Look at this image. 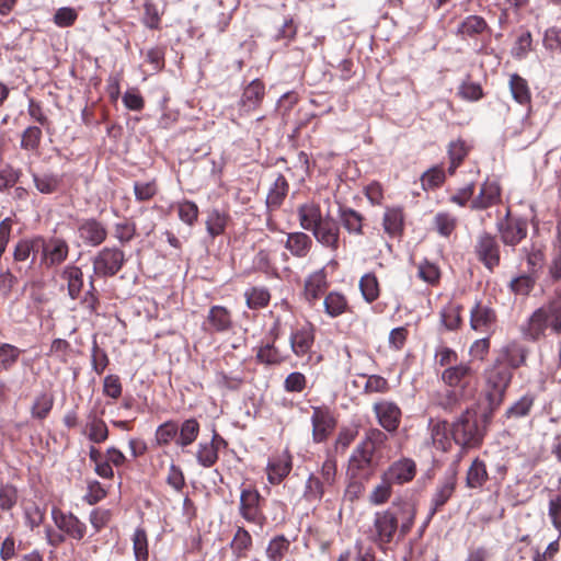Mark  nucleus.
Instances as JSON below:
<instances>
[{
	"mask_svg": "<svg viewBox=\"0 0 561 561\" xmlns=\"http://www.w3.org/2000/svg\"><path fill=\"white\" fill-rule=\"evenodd\" d=\"M547 328L553 333H561V293L548 302L536 309L523 325V334L530 341H537L545 335Z\"/></svg>",
	"mask_w": 561,
	"mask_h": 561,
	"instance_id": "f257e3e1",
	"label": "nucleus"
},
{
	"mask_svg": "<svg viewBox=\"0 0 561 561\" xmlns=\"http://www.w3.org/2000/svg\"><path fill=\"white\" fill-rule=\"evenodd\" d=\"M336 481L337 461L334 455L328 454L321 467L306 480L302 500L309 504L320 503L324 493L332 490Z\"/></svg>",
	"mask_w": 561,
	"mask_h": 561,
	"instance_id": "f03ea898",
	"label": "nucleus"
},
{
	"mask_svg": "<svg viewBox=\"0 0 561 561\" xmlns=\"http://www.w3.org/2000/svg\"><path fill=\"white\" fill-rule=\"evenodd\" d=\"M512 377L511 369L501 365L500 359L484 370L483 397L490 412L495 411L502 404Z\"/></svg>",
	"mask_w": 561,
	"mask_h": 561,
	"instance_id": "7ed1b4c3",
	"label": "nucleus"
},
{
	"mask_svg": "<svg viewBox=\"0 0 561 561\" xmlns=\"http://www.w3.org/2000/svg\"><path fill=\"white\" fill-rule=\"evenodd\" d=\"M483 436L484 427L479 425L474 411H463L451 424V437L461 447H477Z\"/></svg>",
	"mask_w": 561,
	"mask_h": 561,
	"instance_id": "20e7f679",
	"label": "nucleus"
},
{
	"mask_svg": "<svg viewBox=\"0 0 561 561\" xmlns=\"http://www.w3.org/2000/svg\"><path fill=\"white\" fill-rule=\"evenodd\" d=\"M382 434L377 431L367 436L352 453L348 460V472L352 477L363 476L368 478L373 472V455L376 446L374 436Z\"/></svg>",
	"mask_w": 561,
	"mask_h": 561,
	"instance_id": "39448f33",
	"label": "nucleus"
},
{
	"mask_svg": "<svg viewBox=\"0 0 561 561\" xmlns=\"http://www.w3.org/2000/svg\"><path fill=\"white\" fill-rule=\"evenodd\" d=\"M473 252L483 266L493 272L501 263V249L495 236L490 232H480L474 242Z\"/></svg>",
	"mask_w": 561,
	"mask_h": 561,
	"instance_id": "423d86ee",
	"label": "nucleus"
},
{
	"mask_svg": "<svg viewBox=\"0 0 561 561\" xmlns=\"http://www.w3.org/2000/svg\"><path fill=\"white\" fill-rule=\"evenodd\" d=\"M496 230L503 244L514 249L527 237V221L520 218H511L507 211L505 218L496 224Z\"/></svg>",
	"mask_w": 561,
	"mask_h": 561,
	"instance_id": "0eeeda50",
	"label": "nucleus"
},
{
	"mask_svg": "<svg viewBox=\"0 0 561 561\" xmlns=\"http://www.w3.org/2000/svg\"><path fill=\"white\" fill-rule=\"evenodd\" d=\"M125 255L118 248H104L93 259L96 275L107 277L115 275L123 266Z\"/></svg>",
	"mask_w": 561,
	"mask_h": 561,
	"instance_id": "6e6552de",
	"label": "nucleus"
},
{
	"mask_svg": "<svg viewBox=\"0 0 561 561\" xmlns=\"http://www.w3.org/2000/svg\"><path fill=\"white\" fill-rule=\"evenodd\" d=\"M316 241L332 252L340 247V226L330 211L324 214V219L311 231Z\"/></svg>",
	"mask_w": 561,
	"mask_h": 561,
	"instance_id": "1a4fd4ad",
	"label": "nucleus"
},
{
	"mask_svg": "<svg viewBox=\"0 0 561 561\" xmlns=\"http://www.w3.org/2000/svg\"><path fill=\"white\" fill-rule=\"evenodd\" d=\"M51 518L56 527L68 538L80 541L85 536L87 526L72 513L51 510Z\"/></svg>",
	"mask_w": 561,
	"mask_h": 561,
	"instance_id": "9d476101",
	"label": "nucleus"
},
{
	"mask_svg": "<svg viewBox=\"0 0 561 561\" xmlns=\"http://www.w3.org/2000/svg\"><path fill=\"white\" fill-rule=\"evenodd\" d=\"M261 495L256 489L244 488L240 493V514L248 522L262 526L264 516L260 507Z\"/></svg>",
	"mask_w": 561,
	"mask_h": 561,
	"instance_id": "9b49d317",
	"label": "nucleus"
},
{
	"mask_svg": "<svg viewBox=\"0 0 561 561\" xmlns=\"http://www.w3.org/2000/svg\"><path fill=\"white\" fill-rule=\"evenodd\" d=\"M496 321L495 310L481 301H477L470 311V328L476 332L492 333Z\"/></svg>",
	"mask_w": 561,
	"mask_h": 561,
	"instance_id": "f8f14e48",
	"label": "nucleus"
},
{
	"mask_svg": "<svg viewBox=\"0 0 561 561\" xmlns=\"http://www.w3.org/2000/svg\"><path fill=\"white\" fill-rule=\"evenodd\" d=\"M398 528V516L391 510L377 512L374 519V539L379 543L392 540Z\"/></svg>",
	"mask_w": 561,
	"mask_h": 561,
	"instance_id": "ddd939ff",
	"label": "nucleus"
},
{
	"mask_svg": "<svg viewBox=\"0 0 561 561\" xmlns=\"http://www.w3.org/2000/svg\"><path fill=\"white\" fill-rule=\"evenodd\" d=\"M43 263L50 267L66 261L69 254V245L59 237H51L43 242Z\"/></svg>",
	"mask_w": 561,
	"mask_h": 561,
	"instance_id": "4468645a",
	"label": "nucleus"
},
{
	"mask_svg": "<svg viewBox=\"0 0 561 561\" xmlns=\"http://www.w3.org/2000/svg\"><path fill=\"white\" fill-rule=\"evenodd\" d=\"M415 473V462L410 458H401L392 462L382 474L391 484H404L412 481Z\"/></svg>",
	"mask_w": 561,
	"mask_h": 561,
	"instance_id": "2eb2a0df",
	"label": "nucleus"
},
{
	"mask_svg": "<svg viewBox=\"0 0 561 561\" xmlns=\"http://www.w3.org/2000/svg\"><path fill=\"white\" fill-rule=\"evenodd\" d=\"M312 437L317 443H321L334 428L335 422L328 408L314 407L311 415Z\"/></svg>",
	"mask_w": 561,
	"mask_h": 561,
	"instance_id": "dca6fc26",
	"label": "nucleus"
},
{
	"mask_svg": "<svg viewBox=\"0 0 561 561\" xmlns=\"http://www.w3.org/2000/svg\"><path fill=\"white\" fill-rule=\"evenodd\" d=\"M457 484V472L451 469L446 472L442 481H439L433 497L432 507L430 508V517H432L439 507L445 505L455 492Z\"/></svg>",
	"mask_w": 561,
	"mask_h": 561,
	"instance_id": "f3484780",
	"label": "nucleus"
},
{
	"mask_svg": "<svg viewBox=\"0 0 561 561\" xmlns=\"http://www.w3.org/2000/svg\"><path fill=\"white\" fill-rule=\"evenodd\" d=\"M289 343L293 353L302 357L308 355L314 343V330L309 323L295 329L289 336Z\"/></svg>",
	"mask_w": 561,
	"mask_h": 561,
	"instance_id": "a211bd4d",
	"label": "nucleus"
},
{
	"mask_svg": "<svg viewBox=\"0 0 561 561\" xmlns=\"http://www.w3.org/2000/svg\"><path fill=\"white\" fill-rule=\"evenodd\" d=\"M374 411L381 427L388 432L398 428L401 419L400 408L391 401H379L374 404Z\"/></svg>",
	"mask_w": 561,
	"mask_h": 561,
	"instance_id": "6ab92c4d",
	"label": "nucleus"
},
{
	"mask_svg": "<svg viewBox=\"0 0 561 561\" xmlns=\"http://www.w3.org/2000/svg\"><path fill=\"white\" fill-rule=\"evenodd\" d=\"M474 375V369L470 362H461L457 365L445 368L440 374L442 381L450 388H465L468 379Z\"/></svg>",
	"mask_w": 561,
	"mask_h": 561,
	"instance_id": "aec40b11",
	"label": "nucleus"
},
{
	"mask_svg": "<svg viewBox=\"0 0 561 561\" xmlns=\"http://www.w3.org/2000/svg\"><path fill=\"white\" fill-rule=\"evenodd\" d=\"M327 288L328 277L325 268L322 267L309 274L305 279L304 298L309 305H314Z\"/></svg>",
	"mask_w": 561,
	"mask_h": 561,
	"instance_id": "412c9836",
	"label": "nucleus"
},
{
	"mask_svg": "<svg viewBox=\"0 0 561 561\" xmlns=\"http://www.w3.org/2000/svg\"><path fill=\"white\" fill-rule=\"evenodd\" d=\"M293 462L288 453L273 456L268 459L266 471L267 480L272 484L280 483L291 471Z\"/></svg>",
	"mask_w": 561,
	"mask_h": 561,
	"instance_id": "4be33fe9",
	"label": "nucleus"
},
{
	"mask_svg": "<svg viewBox=\"0 0 561 561\" xmlns=\"http://www.w3.org/2000/svg\"><path fill=\"white\" fill-rule=\"evenodd\" d=\"M80 239L88 245L98 247L105 241L107 230L96 219L83 220L78 227Z\"/></svg>",
	"mask_w": 561,
	"mask_h": 561,
	"instance_id": "5701e85b",
	"label": "nucleus"
},
{
	"mask_svg": "<svg viewBox=\"0 0 561 561\" xmlns=\"http://www.w3.org/2000/svg\"><path fill=\"white\" fill-rule=\"evenodd\" d=\"M501 199V187L496 181L486 180L481 185L480 192L471 202V208L477 210L486 209Z\"/></svg>",
	"mask_w": 561,
	"mask_h": 561,
	"instance_id": "b1692460",
	"label": "nucleus"
},
{
	"mask_svg": "<svg viewBox=\"0 0 561 561\" xmlns=\"http://www.w3.org/2000/svg\"><path fill=\"white\" fill-rule=\"evenodd\" d=\"M264 93L265 88L260 80L255 79L251 81L243 90L239 101L240 112L248 114L257 108L263 100Z\"/></svg>",
	"mask_w": 561,
	"mask_h": 561,
	"instance_id": "393cba45",
	"label": "nucleus"
},
{
	"mask_svg": "<svg viewBox=\"0 0 561 561\" xmlns=\"http://www.w3.org/2000/svg\"><path fill=\"white\" fill-rule=\"evenodd\" d=\"M297 215L300 227L310 232L324 219L320 205L313 201L299 205Z\"/></svg>",
	"mask_w": 561,
	"mask_h": 561,
	"instance_id": "a878e982",
	"label": "nucleus"
},
{
	"mask_svg": "<svg viewBox=\"0 0 561 561\" xmlns=\"http://www.w3.org/2000/svg\"><path fill=\"white\" fill-rule=\"evenodd\" d=\"M501 360V365L506 364L511 370L518 368L526 360L525 347L516 341H511L503 345L500 350V356L496 358Z\"/></svg>",
	"mask_w": 561,
	"mask_h": 561,
	"instance_id": "bb28decb",
	"label": "nucleus"
},
{
	"mask_svg": "<svg viewBox=\"0 0 561 561\" xmlns=\"http://www.w3.org/2000/svg\"><path fill=\"white\" fill-rule=\"evenodd\" d=\"M430 432L433 445L442 450L447 451L451 447V427L448 426L446 421L431 420Z\"/></svg>",
	"mask_w": 561,
	"mask_h": 561,
	"instance_id": "cd10ccee",
	"label": "nucleus"
},
{
	"mask_svg": "<svg viewBox=\"0 0 561 561\" xmlns=\"http://www.w3.org/2000/svg\"><path fill=\"white\" fill-rule=\"evenodd\" d=\"M311 247L312 240L307 233L302 231L287 233L285 248L293 256L298 259L306 257L309 254Z\"/></svg>",
	"mask_w": 561,
	"mask_h": 561,
	"instance_id": "c85d7f7f",
	"label": "nucleus"
},
{
	"mask_svg": "<svg viewBox=\"0 0 561 561\" xmlns=\"http://www.w3.org/2000/svg\"><path fill=\"white\" fill-rule=\"evenodd\" d=\"M208 330L213 332H225L231 329L232 320L230 311L224 306H213L207 316Z\"/></svg>",
	"mask_w": 561,
	"mask_h": 561,
	"instance_id": "c756f323",
	"label": "nucleus"
},
{
	"mask_svg": "<svg viewBox=\"0 0 561 561\" xmlns=\"http://www.w3.org/2000/svg\"><path fill=\"white\" fill-rule=\"evenodd\" d=\"M61 279L66 282L68 295L71 299H77L83 288V273L80 267L69 264L61 272Z\"/></svg>",
	"mask_w": 561,
	"mask_h": 561,
	"instance_id": "7c9ffc66",
	"label": "nucleus"
},
{
	"mask_svg": "<svg viewBox=\"0 0 561 561\" xmlns=\"http://www.w3.org/2000/svg\"><path fill=\"white\" fill-rule=\"evenodd\" d=\"M489 480L485 462L474 458L466 473V486L469 489H482Z\"/></svg>",
	"mask_w": 561,
	"mask_h": 561,
	"instance_id": "2f4dec72",
	"label": "nucleus"
},
{
	"mask_svg": "<svg viewBox=\"0 0 561 561\" xmlns=\"http://www.w3.org/2000/svg\"><path fill=\"white\" fill-rule=\"evenodd\" d=\"M508 87L513 100L520 105H528L531 102V92L526 79L517 73L510 75Z\"/></svg>",
	"mask_w": 561,
	"mask_h": 561,
	"instance_id": "473e14b6",
	"label": "nucleus"
},
{
	"mask_svg": "<svg viewBox=\"0 0 561 561\" xmlns=\"http://www.w3.org/2000/svg\"><path fill=\"white\" fill-rule=\"evenodd\" d=\"M83 434L90 442L101 444L108 437V428L106 423L95 414H90L84 426Z\"/></svg>",
	"mask_w": 561,
	"mask_h": 561,
	"instance_id": "72a5a7b5",
	"label": "nucleus"
},
{
	"mask_svg": "<svg viewBox=\"0 0 561 561\" xmlns=\"http://www.w3.org/2000/svg\"><path fill=\"white\" fill-rule=\"evenodd\" d=\"M488 30L486 21L480 15H468L459 24L456 34L461 37H473Z\"/></svg>",
	"mask_w": 561,
	"mask_h": 561,
	"instance_id": "f704fd0d",
	"label": "nucleus"
},
{
	"mask_svg": "<svg viewBox=\"0 0 561 561\" xmlns=\"http://www.w3.org/2000/svg\"><path fill=\"white\" fill-rule=\"evenodd\" d=\"M323 307L329 317L336 318L346 312L348 302L342 293L330 291L323 300Z\"/></svg>",
	"mask_w": 561,
	"mask_h": 561,
	"instance_id": "c9c22d12",
	"label": "nucleus"
},
{
	"mask_svg": "<svg viewBox=\"0 0 561 561\" xmlns=\"http://www.w3.org/2000/svg\"><path fill=\"white\" fill-rule=\"evenodd\" d=\"M218 438L217 434L214 435L213 440L209 443H199L196 459L197 462L205 468L211 467L218 459Z\"/></svg>",
	"mask_w": 561,
	"mask_h": 561,
	"instance_id": "e433bc0d",
	"label": "nucleus"
},
{
	"mask_svg": "<svg viewBox=\"0 0 561 561\" xmlns=\"http://www.w3.org/2000/svg\"><path fill=\"white\" fill-rule=\"evenodd\" d=\"M32 179L36 190L46 195L56 193L61 184V178L54 173H32Z\"/></svg>",
	"mask_w": 561,
	"mask_h": 561,
	"instance_id": "4c0bfd02",
	"label": "nucleus"
},
{
	"mask_svg": "<svg viewBox=\"0 0 561 561\" xmlns=\"http://www.w3.org/2000/svg\"><path fill=\"white\" fill-rule=\"evenodd\" d=\"M403 210L401 207H388L383 214V229L390 236L399 234L403 229Z\"/></svg>",
	"mask_w": 561,
	"mask_h": 561,
	"instance_id": "58836bf2",
	"label": "nucleus"
},
{
	"mask_svg": "<svg viewBox=\"0 0 561 561\" xmlns=\"http://www.w3.org/2000/svg\"><path fill=\"white\" fill-rule=\"evenodd\" d=\"M199 433V424L195 419H187L179 428L176 445L184 448L195 442Z\"/></svg>",
	"mask_w": 561,
	"mask_h": 561,
	"instance_id": "ea45409f",
	"label": "nucleus"
},
{
	"mask_svg": "<svg viewBox=\"0 0 561 561\" xmlns=\"http://www.w3.org/2000/svg\"><path fill=\"white\" fill-rule=\"evenodd\" d=\"M522 256L526 260L528 273L536 275L543 266L545 255L540 248L531 244L523 247L520 250Z\"/></svg>",
	"mask_w": 561,
	"mask_h": 561,
	"instance_id": "a19ab883",
	"label": "nucleus"
},
{
	"mask_svg": "<svg viewBox=\"0 0 561 561\" xmlns=\"http://www.w3.org/2000/svg\"><path fill=\"white\" fill-rule=\"evenodd\" d=\"M229 216L219 209H211L206 219V229L210 237L215 238L224 233Z\"/></svg>",
	"mask_w": 561,
	"mask_h": 561,
	"instance_id": "79ce46f5",
	"label": "nucleus"
},
{
	"mask_svg": "<svg viewBox=\"0 0 561 561\" xmlns=\"http://www.w3.org/2000/svg\"><path fill=\"white\" fill-rule=\"evenodd\" d=\"M359 289L364 300L374 302L379 297V283L374 273H366L359 279Z\"/></svg>",
	"mask_w": 561,
	"mask_h": 561,
	"instance_id": "37998d69",
	"label": "nucleus"
},
{
	"mask_svg": "<svg viewBox=\"0 0 561 561\" xmlns=\"http://www.w3.org/2000/svg\"><path fill=\"white\" fill-rule=\"evenodd\" d=\"M457 217L446 213L439 211L434 217V228L442 237H449L457 227Z\"/></svg>",
	"mask_w": 561,
	"mask_h": 561,
	"instance_id": "c03bdc74",
	"label": "nucleus"
},
{
	"mask_svg": "<svg viewBox=\"0 0 561 561\" xmlns=\"http://www.w3.org/2000/svg\"><path fill=\"white\" fill-rule=\"evenodd\" d=\"M340 219L343 227L350 232L362 234L363 232V217L352 208L342 209L340 211Z\"/></svg>",
	"mask_w": 561,
	"mask_h": 561,
	"instance_id": "a18cd8bd",
	"label": "nucleus"
},
{
	"mask_svg": "<svg viewBox=\"0 0 561 561\" xmlns=\"http://www.w3.org/2000/svg\"><path fill=\"white\" fill-rule=\"evenodd\" d=\"M133 549L136 561H148V538L146 530L141 527L135 529L133 535Z\"/></svg>",
	"mask_w": 561,
	"mask_h": 561,
	"instance_id": "49530a36",
	"label": "nucleus"
},
{
	"mask_svg": "<svg viewBox=\"0 0 561 561\" xmlns=\"http://www.w3.org/2000/svg\"><path fill=\"white\" fill-rule=\"evenodd\" d=\"M230 546L237 558L244 557L247 551L252 547V537L250 533L247 529L239 527Z\"/></svg>",
	"mask_w": 561,
	"mask_h": 561,
	"instance_id": "de8ad7c7",
	"label": "nucleus"
},
{
	"mask_svg": "<svg viewBox=\"0 0 561 561\" xmlns=\"http://www.w3.org/2000/svg\"><path fill=\"white\" fill-rule=\"evenodd\" d=\"M53 405V396L47 392H42L35 398L32 404L31 414L34 419L43 420L49 414Z\"/></svg>",
	"mask_w": 561,
	"mask_h": 561,
	"instance_id": "09e8293b",
	"label": "nucleus"
},
{
	"mask_svg": "<svg viewBox=\"0 0 561 561\" xmlns=\"http://www.w3.org/2000/svg\"><path fill=\"white\" fill-rule=\"evenodd\" d=\"M288 192V183L284 175L279 174L267 194L268 206H279Z\"/></svg>",
	"mask_w": 561,
	"mask_h": 561,
	"instance_id": "8fccbe9b",
	"label": "nucleus"
},
{
	"mask_svg": "<svg viewBox=\"0 0 561 561\" xmlns=\"http://www.w3.org/2000/svg\"><path fill=\"white\" fill-rule=\"evenodd\" d=\"M247 306L251 309H259L267 306L270 293L263 287H252L244 293Z\"/></svg>",
	"mask_w": 561,
	"mask_h": 561,
	"instance_id": "3c124183",
	"label": "nucleus"
},
{
	"mask_svg": "<svg viewBox=\"0 0 561 561\" xmlns=\"http://www.w3.org/2000/svg\"><path fill=\"white\" fill-rule=\"evenodd\" d=\"M535 283L536 275L530 273L522 274L511 280L510 289L516 295L526 296L533 290Z\"/></svg>",
	"mask_w": 561,
	"mask_h": 561,
	"instance_id": "603ef678",
	"label": "nucleus"
},
{
	"mask_svg": "<svg viewBox=\"0 0 561 561\" xmlns=\"http://www.w3.org/2000/svg\"><path fill=\"white\" fill-rule=\"evenodd\" d=\"M461 307L459 305H448L440 311L442 323L448 330H456L461 323Z\"/></svg>",
	"mask_w": 561,
	"mask_h": 561,
	"instance_id": "864d4df0",
	"label": "nucleus"
},
{
	"mask_svg": "<svg viewBox=\"0 0 561 561\" xmlns=\"http://www.w3.org/2000/svg\"><path fill=\"white\" fill-rule=\"evenodd\" d=\"M398 516V523L400 522V528L403 534H407L413 525L415 517V507L412 503L404 502L398 506L394 512Z\"/></svg>",
	"mask_w": 561,
	"mask_h": 561,
	"instance_id": "5fc2aeb1",
	"label": "nucleus"
},
{
	"mask_svg": "<svg viewBox=\"0 0 561 561\" xmlns=\"http://www.w3.org/2000/svg\"><path fill=\"white\" fill-rule=\"evenodd\" d=\"M468 149L465 141L458 139L451 141L448 146V156L450 159L449 173L453 174L463 158L467 156Z\"/></svg>",
	"mask_w": 561,
	"mask_h": 561,
	"instance_id": "6e6d98bb",
	"label": "nucleus"
},
{
	"mask_svg": "<svg viewBox=\"0 0 561 561\" xmlns=\"http://www.w3.org/2000/svg\"><path fill=\"white\" fill-rule=\"evenodd\" d=\"M142 24L150 28L157 30L160 27L161 14L160 11L153 2L150 0H145L144 2V14L141 18Z\"/></svg>",
	"mask_w": 561,
	"mask_h": 561,
	"instance_id": "4d7b16f0",
	"label": "nucleus"
},
{
	"mask_svg": "<svg viewBox=\"0 0 561 561\" xmlns=\"http://www.w3.org/2000/svg\"><path fill=\"white\" fill-rule=\"evenodd\" d=\"M534 405V397L531 394H525L514 402L507 410L506 416L519 419L526 416Z\"/></svg>",
	"mask_w": 561,
	"mask_h": 561,
	"instance_id": "13d9d810",
	"label": "nucleus"
},
{
	"mask_svg": "<svg viewBox=\"0 0 561 561\" xmlns=\"http://www.w3.org/2000/svg\"><path fill=\"white\" fill-rule=\"evenodd\" d=\"M21 353L22 351L12 344H0V368L10 369L18 362Z\"/></svg>",
	"mask_w": 561,
	"mask_h": 561,
	"instance_id": "bf43d9fd",
	"label": "nucleus"
},
{
	"mask_svg": "<svg viewBox=\"0 0 561 561\" xmlns=\"http://www.w3.org/2000/svg\"><path fill=\"white\" fill-rule=\"evenodd\" d=\"M392 491V484L386 480V477L381 476V481L378 483L369 495V501L374 505H381L386 503Z\"/></svg>",
	"mask_w": 561,
	"mask_h": 561,
	"instance_id": "052dcab7",
	"label": "nucleus"
},
{
	"mask_svg": "<svg viewBox=\"0 0 561 561\" xmlns=\"http://www.w3.org/2000/svg\"><path fill=\"white\" fill-rule=\"evenodd\" d=\"M179 426L172 421H168L158 426L156 431V442L160 446L168 445L178 437Z\"/></svg>",
	"mask_w": 561,
	"mask_h": 561,
	"instance_id": "680f3d73",
	"label": "nucleus"
},
{
	"mask_svg": "<svg viewBox=\"0 0 561 561\" xmlns=\"http://www.w3.org/2000/svg\"><path fill=\"white\" fill-rule=\"evenodd\" d=\"M436 365L449 368L458 364V354L455 350L447 346H438L435 351Z\"/></svg>",
	"mask_w": 561,
	"mask_h": 561,
	"instance_id": "e2e57ef3",
	"label": "nucleus"
},
{
	"mask_svg": "<svg viewBox=\"0 0 561 561\" xmlns=\"http://www.w3.org/2000/svg\"><path fill=\"white\" fill-rule=\"evenodd\" d=\"M42 139V130L37 126L27 127L21 139V148L24 150L34 151L38 148Z\"/></svg>",
	"mask_w": 561,
	"mask_h": 561,
	"instance_id": "0e129e2a",
	"label": "nucleus"
},
{
	"mask_svg": "<svg viewBox=\"0 0 561 561\" xmlns=\"http://www.w3.org/2000/svg\"><path fill=\"white\" fill-rule=\"evenodd\" d=\"M421 181L424 190L436 188L444 183L445 172L442 168L434 167L422 175Z\"/></svg>",
	"mask_w": 561,
	"mask_h": 561,
	"instance_id": "69168bd1",
	"label": "nucleus"
},
{
	"mask_svg": "<svg viewBox=\"0 0 561 561\" xmlns=\"http://www.w3.org/2000/svg\"><path fill=\"white\" fill-rule=\"evenodd\" d=\"M179 218L186 225L192 226L198 217V207L194 202L183 201L178 204Z\"/></svg>",
	"mask_w": 561,
	"mask_h": 561,
	"instance_id": "338daca9",
	"label": "nucleus"
},
{
	"mask_svg": "<svg viewBox=\"0 0 561 561\" xmlns=\"http://www.w3.org/2000/svg\"><path fill=\"white\" fill-rule=\"evenodd\" d=\"M78 19V12L71 7H61L54 14V23L58 27H69L75 24Z\"/></svg>",
	"mask_w": 561,
	"mask_h": 561,
	"instance_id": "774afa93",
	"label": "nucleus"
}]
</instances>
